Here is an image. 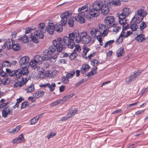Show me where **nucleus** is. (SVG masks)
<instances>
[{
    "instance_id": "1",
    "label": "nucleus",
    "mask_w": 148,
    "mask_h": 148,
    "mask_svg": "<svg viewBox=\"0 0 148 148\" xmlns=\"http://www.w3.org/2000/svg\"><path fill=\"white\" fill-rule=\"evenodd\" d=\"M77 34H76V31L72 33H70L68 36H64L63 39L61 38H58L63 50L65 49L66 45L70 49H73L75 46V41L77 43L79 42V38L77 36Z\"/></svg>"
},
{
    "instance_id": "2",
    "label": "nucleus",
    "mask_w": 148,
    "mask_h": 148,
    "mask_svg": "<svg viewBox=\"0 0 148 148\" xmlns=\"http://www.w3.org/2000/svg\"><path fill=\"white\" fill-rule=\"evenodd\" d=\"M53 45L49 47L47 50H45L43 53L46 60H49L51 57V54L56 51L58 53H61L63 50L58 38L53 41Z\"/></svg>"
},
{
    "instance_id": "3",
    "label": "nucleus",
    "mask_w": 148,
    "mask_h": 148,
    "mask_svg": "<svg viewBox=\"0 0 148 148\" xmlns=\"http://www.w3.org/2000/svg\"><path fill=\"white\" fill-rule=\"evenodd\" d=\"M104 5L101 1H95L92 4V8L90 10V12L95 17L98 16L99 14V11Z\"/></svg>"
},
{
    "instance_id": "4",
    "label": "nucleus",
    "mask_w": 148,
    "mask_h": 148,
    "mask_svg": "<svg viewBox=\"0 0 148 148\" xmlns=\"http://www.w3.org/2000/svg\"><path fill=\"white\" fill-rule=\"evenodd\" d=\"M76 34L78 35L77 36L79 38V42L81 41L84 43H88L90 42L91 39V37L87 34V32H83L79 34L77 31H76Z\"/></svg>"
},
{
    "instance_id": "5",
    "label": "nucleus",
    "mask_w": 148,
    "mask_h": 148,
    "mask_svg": "<svg viewBox=\"0 0 148 148\" xmlns=\"http://www.w3.org/2000/svg\"><path fill=\"white\" fill-rule=\"evenodd\" d=\"M34 35L35 36H34V34H31L30 38L32 40L36 43H38L39 42L36 37L37 38L41 39L43 38L44 37L43 32L41 30H38L36 31L34 33Z\"/></svg>"
},
{
    "instance_id": "6",
    "label": "nucleus",
    "mask_w": 148,
    "mask_h": 148,
    "mask_svg": "<svg viewBox=\"0 0 148 148\" xmlns=\"http://www.w3.org/2000/svg\"><path fill=\"white\" fill-rule=\"evenodd\" d=\"M85 15V14L84 12L82 11L74 17V19L78 23L81 24L84 23L85 22V20L84 18Z\"/></svg>"
},
{
    "instance_id": "7",
    "label": "nucleus",
    "mask_w": 148,
    "mask_h": 148,
    "mask_svg": "<svg viewBox=\"0 0 148 148\" xmlns=\"http://www.w3.org/2000/svg\"><path fill=\"white\" fill-rule=\"evenodd\" d=\"M101 31L99 30L98 29L93 27L90 30V34L91 35V38L95 39L97 36L101 35Z\"/></svg>"
},
{
    "instance_id": "8",
    "label": "nucleus",
    "mask_w": 148,
    "mask_h": 148,
    "mask_svg": "<svg viewBox=\"0 0 148 148\" xmlns=\"http://www.w3.org/2000/svg\"><path fill=\"white\" fill-rule=\"evenodd\" d=\"M141 71H138L134 73L133 75L130 77H127L125 80L127 83H129L131 82L134 81L139 75L141 73Z\"/></svg>"
},
{
    "instance_id": "9",
    "label": "nucleus",
    "mask_w": 148,
    "mask_h": 148,
    "mask_svg": "<svg viewBox=\"0 0 148 148\" xmlns=\"http://www.w3.org/2000/svg\"><path fill=\"white\" fill-rule=\"evenodd\" d=\"M131 13V10L128 8H125L123 9L121 13L119 15L120 17H126L128 16Z\"/></svg>"
},
{
    "instance_id": "10",
    "label": "nucleus",
    "mask_w": 148,
    "mask_h": 148,
    "mask_svg": "<svg viewBox=\"0 0 148 148\" xmlns=\"http://www.w3.org/2000/svg\"><path fill=\"white\" fill-rule=\"evenodd\" d=\"M27 81L26 78H23L21 81H18L16 82L15 84L13 85V87L14 88L18 87H20L25 84Z\"/></svg>"
},
{
    "instance_id": "11",
    "label": "nucleus",
    "mask_w": 148,
    "mask_h": 148,
    "mask_svg": "<svg viewBox=\"0 0 148 148\" xmlns=\"http://www.w3.org/2000/svg\"><path fill=\"white\" fill-rule=\"evenodd\" d=\"M12 113V111L8 107L5 108L2 111L3 116L5 118L7 117L9 114H11Z\"/></svg>"
},
{
    "instance_id": "12",
    "label": "nucleus",
    "mask_w": 148,
    "mask_h": 148,
    "mask_svg": "<svg viewBox=\"0 0 148 148\" xmlns=\"http://www.w3.org/2000/svg\"><path fill=\"white\" fill-rule=\"evenodd\" d=\"M29 60V58L28 56H24L19 61L21 66H25L28 63Z\"/></svg>"
},
{
    "instance_id": "13",
    "label": "nucleus",
    "mask_w": 148,
    "mask_h": 148,
    "mask_svg": "<svg viewBox=\"0 0 148 148\" xmlns=\"http://www.w3.org/2000/svg\"><path fill=\"white\" fill-rule=\"evenodd\" d=\"M115 18L112 16H108L105 17L104 23L107 25L112 24L114 21Z\"/></svg>"
},
{
    "instance_id": "14",
    "label": "nucleus",
    "mask_w": 148,
    "mask_h": 148,
    "mask_svg": "<svg viewBox=\"0 0 148 148\" xmlns=\"http://www.w3.org/2000/svg\"><path fill=\"white\" fill-rule=\"evenodd\" d=\"M47 32L50 35H52L55 30V27L53 23H49L48 26L46 28Z\"/></svg>"
},
{
    "instance_id": "15",
    "label": "nucleus",
    "mask_w": 148,
    "mask_h": 148,
    "mask_svg": "<svg viewBox=\"0 0 148 148\" xmlns=\"http://www.w3.org/2000/svg\"><path fill=\"white\" fill-rule=\"evenodd\" d=\"M72 12L71 11H68L61 14L60 16L61 18H63L67 20L72 15Z\"/></svg>"
},
{
    "instance_id": "16",
    "label": "nucleus",
    "mask_w": 148,
    "mask_h": 148,
    "mask_svg": "<svg viewBox=\"0 0 148 148\" xmlns=\"http://www.w3.org/2000/svg\"><path fill=\"white\" fill-rule=\"evenodd\" d=\"M101 10V14L104 15H107L109 14V7L106 4L103 5Z\"/></svg>"
},
{
    "instance_id": "17",
    "label": "nucleus",
    "mask_w": 148,
    "mask_h": 148,
    "mask_svg": "<svg viewBox=\"0 0 148 148\" xmlns=\"http://www.w3.org/2000/svg\"><path fill=\"white\" fill-rule=\"evenodd\" d=\"M13 45L12 40L8 39L4 43V46L5 48L9 49L12 48V46Z\"/></svg>"
},
{
    "instance_id": "18",
    "label": "nucleus",
    "mask_w": 148,
    "mask_h": 148,
    "mask_svg": "<svg viewBox=\"0 0 148 148\" xmlns=\"http://www.w3.org/2000/svg\"><path fill=\"white\" fill-rule=\"evenodd\" d=\"M44 57V55L43 57L39 55H36L34 57V60L38 64H40L42 63L44 60H46Z\"/></svg>"
},
{
    "instance_id": "19",
    "label": "nucleus",
    "mask_w": 148,
    "mask_h": 148,
    "mask_svg": "<svg viewBox=\"0 0 148 148\" xmlns=\"http://www.w3.org/2000/svg\"><path fill=\"white\" fill-rule=\"evenodd\" d=\"M18 40L25 43L29 41L28 37L25 35L20 36Z\"/></svg>"
},
{
    "instance_id": "20",
    "label": "nucleus",
    "mask_w": 148,
    "mask_h": 148,
    "mask_svg": "<svg viewBox=\"0 0 148 148\" xmlns=\"http://www.w3.org/2000/svg\"><path fill=\"white\" fill-rule=\"evenodd\" d=\"M134 19H132L130 22V27L133 31H135L137 30L138 27L137 24L136 23L133 21Z\"/></svg>"
},
{
    "instance_id": "21",
    "label": "nucleus",
    "mask_w": 148,
    "mask_h": 148,
    "mask_svg": "<svg viewBox=\"0 0 148 148\" xmlns=\"http://www.w3.org/2000/svg\"><path fill=\"white\" fill-rule=\"evenodd\" d=\"M137 14L138 16L143 17L147 14V13L145 10L143 9H140L137 10Z\"/></svg>"
},
{
    "instance_id": "22",
    "label": "nucleus",
    "mask_w": 148,
    "mask_h": 148,
    "mask_svg": "<svg viewBox=\"0 0 148 148\" xmlns=\"http://www.w3.org/2000/svg\"><path fill=\"white\" fill-rule=\"evenodd\" d=\"M45 92L41 90L38 91L33 94V97L35 98H38L42 96L44 94Z\"/></svg>"
},
{
    "instance_id": "23",
    "label": "nucleus",
    "mask_w": 148,
    "mask_h": 148,
    "mask_svg": "<svg viewBox=\"0 0 148 148\" xmlns=\"http://www.w3.org/2000/svg\"><path fill=\"white\" fill-rule=\"evenodd\" d=\"M23 140V134L19 135L18 137L14 139L12 141L13 143H18L22 142Z\"/></svg>"
},
{
    "instance_id": "24",
    "label": "nucleus",
    "mask_w": 148,
    "mask_h": 148,
    "mask_svg": "<svg viewBox=\"0 0 148 148\" xmlns=\"http://www.w3.org/2000/svg\"><path fill=\"white\" fill-rule=\"evenodd\" d=\"M77 112V110L76 108H72L68 112L67 115L69 117V118H70L74 116Z\"/></svg>"
},
{
    "instance_id": "25",
    "label": "nucleus",
    "mask_w": 148,
    "mask_h": 148,
    "mask_svg": "<svg viewBox=\"0 0 148 148\" xmlns=\"http://www.w3.org/2000/svg\"><path fill=\"white\" fill-rule=\"evenodd\" d=\"M143 18L142 17H140L136 14L132 18V19H134L133 21L137 24H139L142 21Z\"/></svg>"
},
{
    "instance_id": "26",
    "label": "nucleus",
    "mask_w": 148,
    "mask_h": 148,
    "mask_svg": "<svg viewBox=\"0 0 148 148\" xmlns=\"http://www.w3.org/2000/svg\"><path fill=\"white\" fill-rule=\"evenodd\" d=\"M90 66L87 64H84L82 65L81 68V72L82 74H85L87 70L90 68Z\"/></svg>"
},
{
    "instance_id": "27",
    "label": "nucleus",
    "mask_w": 148,
    "mask_h": 148,
    "mask_svg": "<svg viewBox=\"0 0 148 148\" xmlns=\"http://www.w3.org/2000/svg\"><path fill=\"white\" fill-rule=\"evenodd\" d=\"M135 39L139 42H142L145 40V38L144 35L140 34L137 35Z\"/></svg>"
},
{
    "instance_id": "28",
    "label": "nucleus",
    "mask_w": 148,
    "mask_h": 148,
    "mask_svg": "<svg viewBox=\"0 0 148 148\" xmlns=\"http://www.w3.org/2000/svg\"><path fill=\"white\" fill-rule=\"evenodd\" d=\"M83 51L82 54V56L83 58L86 59V54L89 51V49L85 45L83 47Z\"/></svg>"
},
{
    "instance_id": "29",
    "label": "nucleus",
    "mask_w": 148,
    "mask_h": 148,
    "mask_svg": "<svg viewBox=\"0 0 148 148\" xmlns=\"http://www.w3.org/2000/svg\"><path fill=\"white\" fill-rule=\"evenodd\" d=\"M90 5L89 4H86L82 7H81L78 9V11L79 12H80L82 10H84L85 12H86L90 7Z\"/></svg>"
},
{
    "instance_id": "30",
    "label": "nucleus",
    "mask_w": 148,
    "mask_h": 148,
    "mask_svg": "<svg viewBox=\"0 0 148 148\" xmlns=\"http://www.w3.org/2000/svg\"><path fill=\"white\" fill-rule=\"evenodd\" d=\"M22 68L21 71H22V74L23 76H25L28 74L29 73L27 67H26V65L25 66H21Z\"/></svg>"
},
{
    "instance_id": "31",
    "label": "nucleus",
    "mask_w": 148,
    "mask_h": 148,
    "mask_svg": "<svg viewBox=\"0 0 148 148\" xmlns=\"http://www.w3.org/2000/svg\"><path fill=\"white\" fill-rule=\"evenodd\" d=\"M34 85L32 84L28 86L25 89V90L27 93L31 92L34 91Z\"/></svg>"
},
{
    "instance_id": "32",
    "label": "nucleus",
    "mask_w": 148,
    "mask_h": 148,
    "mask_svg": "<svg viewBox=\"0 0 148 148\" xmlns=\"http://www.w3.org/2000/svg\"><path fill=\"white\" fill-rule=\"evenodd\" d=\"M74 17H72L68 20V22L67 23L68 25L70 27H73L74 25Z\"/></svg>"
},
{
    "instance_id": "33",
    "label": "nucleus",
    "mask_w": 148,
    "mask_h": 148,
    "mask_svg": "<svg viewBox=\"0 0 148 148\" xmlns=\"http://www.w3.org/2000/svg\"><path fill=\"white\" fill-rule=\"evenodd\" d=\"M54 27H55V30L58 32H60L63 30V27L60 24L54 25Z\"/></svg>"
},
{
    "instance_id": "34",
    "label": "nucleus",
    "mask_w": 148,
    "mask_h": 148,
    "mask_svg": "<svg viewBox=\"0 0 148 148\" xmlns=\"http://www.w3.org/2000/svg\"><path fill=\"white\" fill-rule=\"evenodd\" d=\"M126 17H120V15L119 16V23L121 25H123L126 24V21L125 19Z\"/></svg>"
},
{
    "instance_id": "35",
    "label": "nucleus",
    "mask_w": 148,
    "mask_h": 148,
    "mask_svg": "<svg viewBox=\"0 0 148 148\" xmlns=\"http://www.w3.org/2000/svg\"><path fill=\"white\" fill-rule=\"evenodd\" d=\"M121 29V28L118 25L114 24L113 32H115V34H116Z\"/></svg>"
},
{
    "instance_id": "36",
    "label": "nucleus",
    "mask_w": 148,
    "mask_h": 148,
    "mask_svg": "<svg viewBox=\"0 0 148 148\" xmlns=\"http://www.w3.org/2000/svg\"><path fill=\"white\" fill-rule=\"evenodd\" d=\"M45 69L42 67H40L39 69V71L38 72V75H39V77L40 78H43L44 75Z\"/></svg>"
},
{
    "instance_id": "37",
    "label": "nucleus",
    "mask_w": 148,
    "mask_h": 148,
    "mask_svg": "<svg viewBox=\"0 0 148 148\" xmlns=\"http://www.w3.org/2000/svg\"><path fill=\"white\" fill-rule=\"evenodd\" d=\"M22 71L21 69H18L15 71V76L17 78H20L22 75Z\"/></svg>"
},
{
    "instance_id": "38",
    "label": "nucleus",
    "mask_w": 148,
    "mask_h": 148,
    "mask_svg": "<svg viewBox=\"0 0 148 148\" xmlns=\"http://www.w3.org/2000/svg\"><path fill=\"white\" fill-rule=\"evenodd\" d=\"M123 52V48H120L116 51V55L118 57L121 56L122 55Z\"/></svg>"
},
{
    "instance_id": "39",
    "label": "nucleus",
    "mask_w": 148,
    "mask_h": 148,
    "mask_svg": "<svg viewBox=\"0 0 148 148\" xmlns=\"http://www.w3.org/2000/svg\"><path fill=\"white\" fill-rule=\"evenodd\" d=\"M20 127V126L18 125L15 128L11 130L10 131V132L11 133H13L14 134L16 133L19 130Z\"/></svg>"
},
{
    "instance_id": "40",
    "label": "nucleus",
    "mask_w": 148,
    "mask_h": 148,
    "mask_svg": "<svg viewBox=\"0 0 148 148\" xmlns=\"http://www.w3.org/2000/svg\"><path fill=\"white\" fill-rule=\"evenodd\" d=\"M3 67H10L11 66V63L9 61H5L3 62L2 64Z\"/></svg>"
},
{
    "instance_id": "41",
    "label": "nucleus",
    "mask_w": 148,
    "mask_h": 148,
    "mask_svg": "<svg viewBox=\"0 0 148 148\" xmlns=\"http://www.w3.org/2000/svg\"><path fill=\"white\" fill-rule=\"evenodd\" d=\"M56 86V85L54 83H52L51 84L48 83V87L50 91H53L55 89Z\"/></svg>"
},
{
    "instance_id": "42",
    "label": "nucleus",
    "mask_w": 148,
    "mask_h": 148,
    "mask_svg": "<svg viewBox=\"0 0 148 148\" xmlns=\"http://www.w3.org/2000/svg\"><path fill=\"white\" fill-rule=\"evenodd\" d=\"M12 48L15 51H17L20 49V46L17 44H13L12 46Z\"/></svg>"
},
{
    "instance_id": "43",
    "label": "nucleus",
    "mask_w": 148,
    "mask_h": 148,
    "mask_svg": "<svg viewBox=\"0 0 148 148\" xmlns=\"http://www.w3.org/2000/svg\"><path fill=\"white\" fill-rule=\"evenodd\" d=\"M38 64L34 60H33L30 61L29 64L30 66L34 68Z\"/></svg>"
},
{
    "instance_id": "44",
    "label": "nucleus",
    "mask_w": 148,
    "mask_h": 148,
    "mask_svg": "<svg viewBox=\"0 0 148 148\" xmlns=\"http://www.w3.org/2000/svg\"><path fill=\"white\" fill-rule=\"evenodd\" d=\"M61 101L62 100L61 99H58L51 103L50 104V106L51 107L56 106V105L58 104L59 103H61Z\"/></svg>"
},
{
    "instance_id": "45",
    "label": "nucleus",
    "mask_w": 148,
    "mask_h": 148,
    "mask_svg": "<svg viewBox=\"0 0 148 148\" xmlns=\"http://www.w3.org/2000/svg\"><path fill=\"white\" fill-rule=\"evenodd\" d=\"M107 26L103 24H100L99 25V30L101 31V32L103 30L107 28ZM102 33V32H101Z\"/></svg>"
},
{
    "instance_id": "46",
    "label": "nucleus",
    "mask_w": 148,
    "mask_h": 148,
    "mask_svg": "<svg viewBox=\"0 0 148 148\" xmlns=\"http://www.w3.org/2000/svg\"><path fill=\"white\" fill-rule=\"evenodd\" d=\"M114 42V40H109L105 43L103 47L105 48H106V47L108 46H109Z\"/></svg>"
},
{
    "instance_id": "47",
    "label": "nucleus",
    "mask_w": 148,
    "mask_h": 148,
    "mask_svg": "<svg viewBox=\"0 0 148 148\" xmlns=\"http://www.w3.org/2000/svg\"><path fill=\"white\" fill-rule=\"evenodd\" d=\"M75 74V71H72L71 73H67L66 75V77L69 79H70L73 77L74 74Z\"/></svg>"
},
{
    "instance_id": "48",
    "label": "nucleus",
    "mask_w": 148,
    "mask_h": 148,
    "mask_svg": "<svg viewBox=\"0 0 148 148\" xmlns=\"http://www.w3.org/2000/svg\"><path fill=\"white\" fill-rule=\"evenodd\" d=\"M61 19L60 21L61 24H60L62 26H64L67 23V20L63 18H61Z\"/></svg>"
},
{
    "instance_id": "49",
    "label": "nucleus",
    "mask_w": 148,
    "mask_h": 148,
    "mask_svg": "<svg viewBox=\"0 0 148 148\" xmlns=\"http://www.w3.org/2000/svg\"><path fill=\"white\" fill-rule=\"evenodd\" d=\"M146 26V25L145 22H142L140 25V32H142L141 30L144 29Z\"/></svg>"
},
{
    "instance_id": "50",
    "label": "nucleus",
    "mask_w": 148,
    "mask_h": 148,
    "mask_svg": "<svg viewBox=\"0 0 148 148\" xmlns=\"http://www.w3.org/2000/svg\"><path fill=\"white\" fill-rule=\"evenodd\" d=\"M123 41V37L119 36L116 41V43L117 45H119L122 43Z\"/></svg>"
},
{
    "instance_id": "51",
    "label": "nucleus",
    "mask_w": 148,
    "mask_h": 148,
    "mask_svg": "<svg viewBox=\"0 0 148 148\" xmlns=\"http://www.w3.org/2000/svg\"><path fill=\"white\" fill-rule=\"evenodd\" d=\"M10 82V79L8 78H4L3 79V83L4 85H7Z\"/></svg>"
},
{
    "instance_id": "52",
    "label": "nucleus",
    "mask_w": 148,
    "mask_h": 148,
    "mask_svg": "<svg viewBox=\"0 0 148 148\" xmlns=\"http://www.w3.org/2000/svg\"><path fill=\"white\" fill-rule=\"evenodd\" d=\"M112 3L115 5L118 6L120 5L121 1L120 0H113Z\"/></svg>"
},
{
    "instance_id": "53",
    "label": "nucleus",
    "mask_w": 148,
    "mask_h": 148,
    "mask_svg": "<svg viewBox=\"0 0 148 148\" xmlns=\"http://www.w3.org/2000/svg\"><path fill=\"white\" fill-rule=\"evenodd\" d=\"M38 119L36 118V117L32 119L30 121V124L33 125L35 124L38 121Z\"/></svg>"
},
{
    "instance_id": "54",
    "label": "nucleus",
    "mask_w": 148,
    "mask_h": 148,
    "mask_svg": "<svg viewBox=\"0 0 148 148\" xmlns=\"http://www.w3.org/2000/svg\"><path fill=\"white\" fill-rule=\"evenodd\" d=\"M35 27H29L27 28L25 30V34H28L31 32V31L35 29Z\"/></svg>"
},
{
    "instance_id": "55",
    "label": "nucleus",
    "mask_w": 148,
    "mask_h": 148,
    "mask_svg": "<svg viewBox=\"0 0 148 148\" xmlns=\"http://www.w3.org/2000/svg\"><path fill=\"white\" fill-rule=\"evenodd\" d=\"M92 16L95 17L93 15L91 14V13L90 12V10L89 12V14H87L86 15V18L88 20H90L91 19Z\"/></svg>"
},
{
    "instance_id": "56",
    "label": "nucleus",
    "mask_w": 148,
    "mask_h": 148,
    "mask_svg": "<svg viewBox=\"0 0 148 148\" xmlns=\"http://www.w3.org/2000/svg\"><path fill=\"white\" fill-rule=\"evenodd\" d=\"M0 75L1 76L4 77H6L7 75V74L6 73L4 72L1 69L0 70Z\"/></svg>"
},
{
    "instance_id": "57",
    "label": "nucleus",
    "mask_w": 148,
    "mask_h": 148,
    "mask_svg": "<svg viewBox=\"0 0 148 148\" xmlns=\"http://www.w3.org/2000/svg\"><path fill=\"white\" fill-rule=\"evenodd\" d=\"M80 50V47L79 45H77L75 46L74 51L75 52H79Z\"/></svg>"
},
{
    "instance_id": "58",
    "label": "nucleus",
    "mask_w": 148,
    "mask_h": 148,
    "mask_svg": "<svg viewBox=\"0 0 148 148\" xmlns=\"http://www.w3.org/2000/svg\"><path fill=\"white\" fill-rule=\"evenodd\" d=\"M28 105V103L27 102H24L22 103L21 104V108L23 109L24 108Z\"/></svg>"
},
{
    "instance_id": "59",
    "label": "nucleus",
    "mask_w": 148,
    "mask_h": 148,
    "mask_svg": "<svg viewBox=\"0 0 148 148\" xmlns=\"http://www.w3.org/2000/svg\"><path fill=\"white\" fill-rule=\"evenodd\" d=\"M97 72H93L91 71L88 73V74L86 75L88 77H89L90 76H93L97 73Z\"/></svg>"
},
{
    "instance_id": "60",
    "label": "nucleus",
    "mask_w": 148,
    "mask_h": 148,
    "mask_svg": "<svg viewBox=\"0 0 148 148\" xmlns=\"http://www.w3.org/2000/svg\"><path fill=\"white\" fill-rule=\"evenodd\" d=\"M58 54H56V55L53 57L51 55V57L49 59L50 60H51V61L53 62H55L56 61V59L57 58V56H58Z\"/></svg>"
},
{
    "instance_id": "61",
    "label": "nucleus",
    "mask_w": 148,
    "mask_h": 148,
    "mask_svg": "<svg viewBox=\"0 0 148 148\" xmlns=\"http://www.w3.org/2000/svg\"><path fill=\"white\" fill-rule=\"evenodd\" d=\"M62 81L64 82L65 84H68L69 82V80L68 78H67L66 77H64L62 79Z\"/></svg>"
},
{
    "instance_id": "62",
    "label": "nucleus",
    "mask_w": 148,
    "mask_h": 148,
    "mask_svg": "<svg viewBox=\"0 0 148 148\" xmlns=\"http://www.w3.org/2000/svg\"><path fill=\"white\" fill-rule=\"evenodd\" d=\"M8 104V102H6L5 103H3L2 104L0 105V109L3 108H4L5 107H7V105Z\"/></svg>"
},
{
    "instance_id": "63",
    "label": "nucleus",
    "mask_w": 148,
    "mask_h": 148,
    "mask_svg": "<svg viewBox=\"0 0 148 148\" xmlns=\"http://www.w3.org/2000/svg\"><path fill=\"white\" fill-rule=\"evenodd\" d=\"M103 31L101 34V35L103 36H106L108 33V31L107 30V28L103 30Z\"/></svg>"
},
{
    "instance_id": "64",
    "label": "nucleus",
    "mask_w": 148,
    "mask_h": 148,
    "mask_svg": "<svg viewBox=\"0 0 148 148\" xmlns=\"http://www.w3.org/2000/svg\"><path fill=\"white\" fill-rule=\"evenodd\" d=\"M148 91V88H145L142 89L140 92L141 95H143V94L145 92Z\"/></svg>"
}]
</instances>
